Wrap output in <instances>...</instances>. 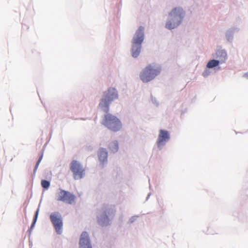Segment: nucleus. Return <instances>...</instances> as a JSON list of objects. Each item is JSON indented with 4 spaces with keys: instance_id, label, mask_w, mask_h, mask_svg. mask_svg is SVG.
<instances>
[{
    "instance_id": "nucleus-1",
    "label": "nucleus",
    "mask_w": 248,
    "mask_h": 248,
    "mask_svg": "<svg viewBox=\"0 0 248 248\" xmlns=\"http://www.w3.org/2000/svg\"><path fill=\"white\" fill-rule=\"evenodd\" d=\"M161 67L156 64H150L140 73V78L143 82H148L153 79L161 72Z\"/></svg>"
},
{
    "instance_id": "nucleus-2",
    "label": "nucleus",
    "mask_w": 248,
    "mask_h": 248,
    "mask_svg": "<svg viewBox=\"0 0 248 248\" xmlns=\"http://www.w3.org/2000/svg\"><path fill=\"white\" fill-rule=\"evenodd\" d=\"M184 16V12L182 8H174L169 14L170 19L166 23V27L170 30L177 27L182 21Z\"/></svg>"
},
{
    "instance_id": "nucleus-3",
    "label": "nucleus",
    "mask_w": 248,
    "mask_h": 248,
    "mask_svg": "<svg viewBox=\"0 0 248 248\" xmlns=\"http://www.w3.org/2000/svg\"><path fill=\"white\" fill-rule=\"evenodd\" d=\"M118 94L115 88H110L104 92L103 98L101 100L99 106L105 112L109 109V105L113 100L117 99Z\"/></svg>"
},
{
    "instance_id": "nucleus-4",
    "label": "nucleus",
    "mask_w": 248,
    "mask_h": 248,
    "mask_svg": "<svg viewBox=\"0 0 248 248\" xmlns=\"http://www.w3.org/2000/svg\"><path fill=\"white\" fill-rule=\"evenodd\" d=\"M144 28L140 27L136 32L133 39L132 48V56L137 58L140 54L141 49V44L144 39Z\"/></svg>"
},
{
    "instance_id": "nucleus-5",
    "label": "nucleus",
    "mask_w": 248,
    "mask_h": 248,
    "mask_svg": "<svg viewBox=\"0 0 248 248\" xmlns=\"http://www.w3.org/2000/svg\"><path fill=\"white\" fill-rule=\"evenodd\" d=\"M102 124L113 131H118L122 126L120 121L115 116L110 113H107L105 115Z\"/></svg>"
},
{
    "instance_id": "nucleus-6",
    "label": "nucleus",
    "mask_w": 248,
    "mask_h": 248,
    "mask_svg": "<svg viewBox=\"0 0 248 248\" xmlns=\"http://www.w3.org/2000/svg\"><path fill=\"white\" fill-rule=\"evenodd\" d=\"M76 197L70 192L60 189L56 194V200L65 203L72 204L74 203Z\"/></svg>"
},
{
    "instance_id": "nucleus-7",
    "label": "nucleus",
    "mask_w": 248,
    "mask_h": 248,
    "mask_svg": "<svg viewBox=\"0 0 248 248\" xmlns=\"http://www.w3.org/2000/svg\"><path fill=\"white\" fill-rule=\"evenodd\" d=\"M70 170L73 173L75 179H79L84 175V169L77 160H72L70 164Z\"/></svg>"
},
{
    "instance_id": "nucleus-8",
    "label": "nucleus",
    "mask_w": 248,
    "mask_h": 248,
    "mask_svg": "<svg viewBox=\"0 0 248 248\" xmlns=\"http://www.w3.org/2000/svg\"><path fill=\"white\" fill-rule=\"evenodd\" d=\"M50 220L58 233H61L62 226V222L61 215L58 213H53L50 216Z\"/></svg>"
},
{
    "instance_id": "nucleus-9",
    "label": "nucleus",
    "mask_w": 248,
    "mask_h": 248,
    "mask_svg": "<svg viewBox=\"0 0 248 248\" xmlns=\"http://www.w3.org/2000/svg\"><path fill=\"white\" fill-rule=\"evenodd\" d=\"M170 139L168 132L166 130H160L158 135L157 144L159 147L165 144V142Z\"/></svg>"
},
{
    "instance_id": "nucleus-10",
    "label": "nucleus",
    "mask_w": 248,
    "mask_h": 248,
    "mask_svg": "<svg viewBox=\"0 0 248 248\" xmlns=\"http://www.w3.org/2000/svg\"><path fill=\"white\" fill-rule=\"evenodd\" d=\"M79 246L80 248H92L89 235L86 232H83L81 234Z\"/></svg>"
},
{
    "instance_id": "nucleus-11",
    "label": "nucleus",
    "mask_w": 248,
    "mask_h": 248,
    "mask_svg": "<svg viewBox=\"0 0 248 248\" xmlns=\"http://www.w3.org/2000/svg\"><path fill=\"white\" fill-rule=\"evenodd\" d=\"M108 152L106 150L101 148L98 153V158L101 164L103 166L107 161Z\"/></svg>"
},
{
    "instance_id": "nucleus-12",
    "label": "nucleus",
    "mask_w": 248,
    "mask_h": 248,
    "mask_svg": "<svg viewBox=\"0 0 248 248\" xmlns=\"http://www.w3.org/2000/svg\"><path fill=\"white\" fill-rule=\"evenodd\" d=\"M108 214L109 216H110V215H111V214L114 215V212H113V210L111 209H108V210H106L104 211V214L100 217L98 218V223L102 225L104 223L103 222L104 221H103V219L104 220H105L106 219L108 220Z\"/></svg>"
},
{
    "instance_id": "nucleus-13",
    "label": "nucleus",
    "mask_w": 248,
    "mask_h": 248,
    "mask_svg": "<svg viewBox=\"0 0 248 248\" xmlns=\"http://www.w3.org/2000/svg\"><path fill=\"white\" fill-rule=\"evenodd\" d=\"M216 55L221 62H224L227 59V53L224 50H218L216 52Z\"/></svg>"
},
{
    "instance_id": "nucleus-14",
    "label": "nucleus",
    "mask_w": 248,
    "mask_h": 248,
    "mask_svg": "<svg viewBox=\"0 0 248 248\" xmlns=\"http://www.w3.org/2000/svg\"><path fill=\"white\" fill-rule=\"evenodd\" d=\"M219 63V61L212 60L209 61L207 64V67L209 68H212L217 66Z\"/></svg>"
},
{
    "instance_id": "nucleus-15",
    "label": "nucleus",
    "mask_w": 248,
    "mask_h": 248,
    "mask_svg": "<svg viewBox=\"0 0 248 248\" xmlns=\"http://www.w3.org/2000/svg\"><path fill=\"white\" fill-rule=\"evenodd\" d=\"M110 150L113 153L117 152L118 150V144L117 141L111 142L109 146Z\"/></svg>"
},
{
    "instance_id": "nucleus-16",
    "label": "nucleus",
    "mask_w": 248,
    "mask_h": 248,
    "mask_svg": "<svg viewBox=\"0 0 248 248\" xmlns=\"http://www.w3.org/2000/svg\"><path fill=\"white\" fill-rule=\"evenodd\" d=\"M42 186L46 189H47L50 186V183L48 181L43 180L41 181Z\"/></svg>"
},
{
    "instance_id": "nucleus-17",
    "label": "nucleus",
    "mask_w": 248,
    "mask_h": 248,
    "mask_svg": "<svg viewBox=\"0 0 248 248\" xmlns=\"http://www.w3.org/2000/svg\"><path fill=\"white\" fill-rule=\"evenodd\" d=\"M38 213H39V209H37V210L36 211V213H35V216H34V219H33V221L31 226V228L29 230V231H30V232H31V229L33 228V227H34V225L36 221V220L37 219V217H38Z\"/></svg>"
},
{
    "instance_id": "nucleus-18",
    "label": "nucleus",
    "mask_w": 248,
    "mask_h": 248,
    "mask_svg": "<svg viewBox=\"0 0 248 248\" xmlns=\"http://www.w3.org/2000/svg\"><path fill=\"white\" fill-rule=\"evenodd\" d=\"M42 157H43V155H41L40 156V157H39V159H38V161L37 162V163H36V165H35V166L34 170V173H35V172H36V170H37V168H38V166H39V164H40V162L41 161V160H42Z\"/></svg>"
},
{
    "instance_id": "nucleus-19",
    "label": "nucleus",
    "mask_w": 248,
    "mask_h": 248,
    "mask_svg": "<svg viewBox=\"0 0 248 248\" xmlns=\"http://www.w3.org/2000/svg\"><path fill=\"white\" fill-rule=\"evenodd\" d=\"M244 76L248 79V72L246 73H245L244 75Z\"/></svg>"
}]
</instances>
